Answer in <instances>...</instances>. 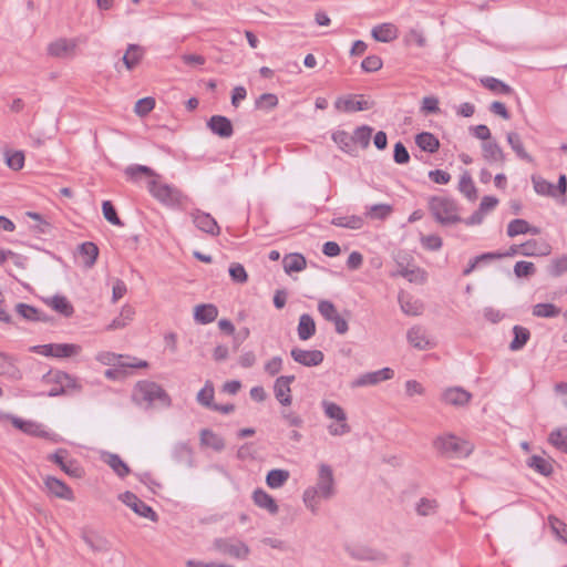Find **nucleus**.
<instances>
[{"label":"nucleus","instance_id":"nucleus-2","mask_svg":"<svg viewBox=\"0 0 567 567\" xmlns=\"http://www.w3.org/2000/svg\"><path fill=\"white\" fill-rule=\"evenodd\" d=\"M132 398L137 404L146 402L148 405L157 403L163 408L172 405V399L162 385L148 380H142L135 384Z\"/></svg>","mask_w":567,"mask_h":567},{"label":"nucleus","instance_id":"nucleus-63","mask_svg":"<svg viewBox=\"0 0 567 567\" xmlns=\"http://www.w3.org/2000/svg\"><path fill=\"white\" fill-rule=\"evenodd\" d=\"M96 360L104 365L113 367L118 364L120 362H125V357L110 351H102L97 353Z\"/></svg>","mask_w":567,"mask_h":567},{"label":"nucleus","instance_id":"nucleus-44","mask_svg":"<svg viewBox=\"0 0 567 567\" xmlns=\"http://www.w3.org/2000/svg\"><path fill=\"white\" fill-rule=\"evenodd\" d=\"M458 190L464 194L468 200L474 202L477 198V190L471 175L465 172L460 179Z\"/></svg>","mask_w":567,"mask_h":567},{"label":"nucleus","instance_id":"nucleus-48","mask_svg":"<svg viewBox=\"0 0 567 567\" xmlns=\"http://www.w3.org/2000/svg\"><path fill=\"white\" fill-rule=\"evenodd\" d=\"M214 384L210 380H207L204 388L197 393V402L207 408L210 409L214 403Z\"/></svg>","mask_w":567,"mask_h":567},{"label":"nucleus","instance_id":"nucleus-50","mask_svg":"<svg viewBox=\"0 0 567 567\" xmlns=\"http://www.w3.org/2000/svg\"><path fill=\"white\" fill-rule=\"evenodd\" d=\"M548 524L553 534L561 542L567 544V524L558 517L550 515L548 517Z\"/></svg>","mask_w":567,"mask_h":567},{"label":"nucleus","instance_id":"nucleus-46","mask_svg":"<svg viewBox=\"0 0 567 567\" xmlns=\"http://www.w3.org/2000/svg\"><path fill=\"white\" fill-rule=\"evenodd\" d=\"M548 442L560 452L567 453V426L551 431Z\"/></svg>","mask_w":567,"mask_h":567},{"label":"nucleus","instance_id":"nucleus-35","mask_svg":"<svg viewBox=\"0 0 567 567\" xmlns=\"http://www.w3.org/2000/svg\"><path fill=\"white\" fill-rule=\"evenodd\" d=\"M200 443L212 447L216 452H220L225 449L224 439L209 429H203L200 431Z\"/></svg>","mask_w":567,"mask_h":567},{"label":"nucleus","instance_id":"nucleus-14","mask_svg":"<svg viewBox=\"0 0 567 567\" xmlns=\"http://www.w3.org/2000/svg\"><path fill=\"white\" fill-rule=\"evenodd\" d=\"M291 358L299 364L305 367H317L324 360V354L320 350H303L293 348L290 351Z\"/></svg>","mask_w":567,"mask_h":567},{"label":"nucleus","instance_id":"nucleus-21","mask_svg":"<svg viewBox=\"0 0 567 567\" xmlns=\"http://www.w3.org/2000/svg\"><path fill=\"white\" fill-rule=\"evenodd\" d=\"M252 501L256 506L266 509L271 515H276L279 512L276 499L262 488H256L254 491Z\"/></svg>","mask_w":567,"mask_h":567},{"label":"nucleus","instance_id":"nucleus-26","mask_svg":"<svg viewBox=\"0 0 567 567\" xmlns=\"http://www.w3.org/2000/svg\"><path fill=\"white\" fill-rule=\"evenodd\" d=\"M550 251V246L544 241L529 239L520 244V254L523 256H546Z\"/></svg>","mask_w":567,"mask_h":567},{"label":"nucleus","instance_id":"nucleus-27","mask_svg":"<svg viewBox=\"0 0 567 567\" xmlns=\"http://www.w3.org/2000/svg\"><path fill=\"white\" fill-rule=\"evenodd\" d=\"M307 266V260L302 254H288L282 259L284 270L290 275L292 272L302 271Z\"/></svg>","mask_w":567,"mask_h":567},{"label":"nucleus","instance_id":"nucleus-42","mask_svg":"<svg viewBox=\"0 0 567 567\" xmlns=\"http://www.w3.org/2000/svg\"><path fill=\"white\" fill-rule=\"evenodd\" d=\"M289 478V472L282 468L270 470L266 475V484L270 488H280Z\"/></svg>","mask_w":567,"mask_h":567},{"label":"nucleus","instance_id":"nucleus-49","mask_svg":"<svg viewBox=\"0 0 567 567\" xmlns=\"http://www.w3.org/2000/svg\"><path fill=\"white\" fill-rule=\"evenodd\" d=\"M125 175L133 182H136L141 175L148 177L156 176V173L148 166L133 164L125 168Z\"/></svg>","mask_w":567,"mask_h":567},{"label":"nucleus","instance_id":"nucleus-41","mask_svg":"<svg viewBox=\"0 0 567 567\" xmlns=\"http://www.w3.org/2000/svg\"><path fill=\"white\" fill-rule=\"evenodd\" d=\"M514 338L509 343L512 351H518L525 347L530 338V332L527 328L522 326H514L513 328Z\"/></svg>","mask_w":567,"mask_h":567},{"label":"nucleus","instance_id":"nucleus-51","mask_svg":"<svg viewBox=\"0 0 567 567\" xmlns=\"http://www.w3.org/2000/svg\"><path fill=\"white\" fill-rule=\"evenodd\" d=\"M331 224L337 227H344L349 229H360L363 226V219L359 216L352 215L347 217H334Z\"/></svg>","mask_w":567,"mask_h":567},{"label":"nucleus","instance_id":"nucleus-39","mask_svg":"<svg viewBox=\"0 0 567 567\" xmlns=\"http://www.w3.org/2000/svg\"><path fill=\"white\" fill-rule=\"evenodd\" d=\"M526 463L528 467L535 470L543 476H550L554 472L551 463L539 455H532L527 458Z\"/></svg>","mask_w":567,"mask_h":567},{"label":"nucleus","instance_id":"nucleus-53","mask_svg":"<svg viewBox=\"0 0 567 567\" xmlns=\"http://www.w3.org/2000/svg\"><path fill=\"white\" fill-rule=\"evenodd\" d=\"M373 128L368 125H362L355 128L352 138L353 145L355 143L360 144L363 148H367L370 144V138L372 135Z\"/></svg>","mask_w":567,"mask_h":567},{"label":"nucleus","instance_id":"nucleus-57","mask_svg":"<svg viewBox=\"0 0 567 567\" xmlns=\"http://www.w3.org/2000/svg\"><path fill=\"white\" fill-rule=\"evenodd\" d=\"M278 97L274 93H262L255 102L256 109L270 111L278 105Z\"/></svg>","mask_w":567,"mask_h":567},{"label":"nucleus","instance_id":"nucleus-34","mask_svg":"<svg viewBox=\"0 0 567 567\" xmlns=\"http://www.w3.org/2000/svg\"><path fill=\"white\" fill-rule=\"evenodd\" d=\"M481 83L484 87H486L487 90L492 91L495 94L511 95L514 93L513 87L493 76L482 78Z\"/></svg>","mask_w":567,"mask_h":567},{"label":"nucleus","instance_id":"nucleus-13","mask_svg":"<svg viewBox=\"0 0 567 567\" xmlns=\"http://www.w3.org/2000/svg\"><path fill=\"white\" fill-rule=\"evenodd\" d=\"M295 380H296V377L293 374H291V375H281V377L277 378L275 381V384H274L275 398L284 406H288L292 402L290 384Z\"/></svg>","mask_w":567,"mask_h":567},{"label":"nucleus","instance_id":"nucleus-56","mask_svg":"<svg viewBox=\"0 0 567 567\" xmlns=\"http://www.w3.org/2000/svg\"><path fill=\"white\" fill-rule=\"evenodd\" d=\"M102 213L104 218L114 226H123V221L117 215L115 206L111 200H104L102 203Z\"/></svg>","mask_w":567,"mask_h":567},{"label":"nucleus","instance_id":"nucleus-33","mask_svg":"<svg viewBox=\"0 0 567 567\" xmlns=\"http://www.w3.org/2000/svg\"><path fill=\"white\" fill-rule=\"evenodd\" d=\"M398 271L394 276H401L408 279L410 282H419L423 284L426 280V272L419 267L410 269L408 266H404L402 261H398Z\"/></svg>","mask_w":567,"mask_h":567},{"label":"nucleus","instance_id":"nucleus-60","mask_svg":"<svg viewBox=\"0 0 567 567\" xmlns=\"http://www.w3.org/2000/svg\"><path fill=\"white\" fill-rule=\"evenodd\" d=\"M514 274L518 278H528L536 274V267L532 261L519 260L514 266Z\"/></svg>","mask_w":567,"mask_h":567},{"label":"nucleus","instance_id":"nucleus-32","mask_svg":"<svg viewBox=\"0 0 567 567\" xmlns=\"http://www.w3.org/2000/svg\"><path fill=\"white\" fill-rule=\"evenodd\" d=\"M483 157L489 163L505 162V154L496 141H487L482 145Z\"/></svg>","mask_w":567,"mask_h":567},{"label":"nucleus","instance_id":"nucleus-31","mask_svg":"<svg viewBox=\"0 0 567 567\" xmlns=\"http://www.w3.org/2000/svg\"><path fill=\"white\" fill-rule=\"evenodd\" d=\"M103 461L114 471L120 477H125L131 473L130 466L115 453H105Z\"/></svg>","mask_w":567,"mask_h":567},{"label":"nucleus","instance_id":"nucleus-59","mask_svg":"<svg viewBox=\"0 0 567 567\" xmlns=\"http://www.w3.org/2000/svg\"><path fill=\"white\" fill-rule=\"evenodd\" d=\"M25 215L29 217V218H32L33 220H35V225L32 226V229L38 233V234H49L50 230H51V224L49 221H47L41 214L39 213H35V212H27Z\"/></svg>","mask_w":567,"mask_h":567},{"label":"nucleus","instance_id":"nucleus-38","mask_svg":"<svg viewBox=\"0 0 567 567\" xmlns=\"http://www.w3.org/2000/svg\"><path fill=\"white\" fill-rule=\"evenodd\" d=\"M536 194L556 198L554 184L542 177L540 175H532L530 177Z\"/></svg>","mask_w":567,"mask_h":567},{"label":"nucleus","instance_id":"nucleus-22","mask_svg":"<svg viewBox=\"0 0 567 567\" xmlns=\"http://www.w3.org/2000/svg\"><path fill=\"white\" fill-rule=\"evenodd\" d=\"M44 302L65 318H71L74 313V307L65 296L55 295L48 297L44 299Z\"/></svg>","mask_w":567,"mask_h":567},{"label":"nucleus","instance_id":"nucleus-5","mask_svg":"<svg viewBox=\"0 0 567 567\" xmlns=\"http://www.w3.org/2000/svg\"><path fill=\"white\" fill-rule=\"evenodd\" d=\"M321 406L327 417L338 421V424H330L328 426V432L331 435L341 436L350 433L351 426L347 422V413L339 404L323 400Z\"/></svg>","mask_w":567,"mask_h":567},{"label":"nucleus","instance_id":"nucleus-43","mask_svg":"<svg viewBox=\"0 0 567 567\" xmlns=\"http://www.w3.org/2000/svg\"><path fill=\"white\" fill-rule=\"evenodd\" d=\"M79 252L81 256L86 258L84 260V266L86 268H91L99 257V247L92 241H85L79 246Z\"/></svg>","mask_w":567,"mask_h":567},{"label":"nucleus","instance_id":"nucleus-28","mask_svg":"<svg viewBox=\"0 0 567 567\" xmlns=\"http://www.w3.org/2000/svg\"><path fill=\"white\" fill-rule=\"evenodd\" d=\"M415 144L421 148V151L431 154L436 153L441 145L439 138L430 132H421L416 134Z\"/></svg>","mask_w":567,"mask_h":567},{"label":"nucleus","instance_id":"nucleus-52","mask_svg":"<svg viewBox=\"0 0 567 567\" xmlns=\"http://www.w3.org/2000/svg\"><path fill=\"white\" fill-rule=\"evenodd\" d=\"M135 514L140 515L141 517L147 518L152 522L158 520L157 513L145 502L138 498L137 502H135L131 508Z\"/></svg>","mask_w":567,"mask_h":567},{"label":"nucleus","instance_id":"nucleus-18","mask_svg":"<svg viewBox=\"0 0 567 567\" xmlns=\"http://www.w3.org/2000/svg\"><path fill=\"white\" fill-rule=\"evenodd\" d=\"M44 485L50 494H52L55 497L66 499V501H73L74 494L69 485H66L63 481L54 477V476H47L44 478Z\"/></svg>","mask_w":567,"mask_h":567},{"label":"nucleus","instance_id":"nucleus-17","mask_svg":"<svg viewBox=\"0 0 567 567\" xmlns=\"http://www.w3.org/2000/svg\"><path fill=\"white\" fill-rule=\"evenodd\" d=\"M193 221L199 230H202L206 234H209L212 236H217L220 233V228H219L217 221L208 213H205L202 210H196L193 214Z\"/></svg>","mask_w":567,"mask_h":567},{"label":"nucleus","instance_id":"nucleus-16","mask_svg":"<svg viewBox=\"0 0 567 567\" xmlns=\"http://www.w3.org/2000/svg\"><path fill=\"white\" fill-rule=\"evenodd\" d=\"M207 127L221 138H229L234 134L231 121L224 115H213L207 121Z\"/></svg>","mask_w":567,"mask_h":567},{"label":"nucleus","instance_id":"nucleus-61","mask_svg":"<svg viewBox=\"0 0 567 567\" xmlns=\"http://www.w3.org/2000/svg\"><path fill=\"white\" fill-rule=\"evenodd\" d=\"M565 272H567V255L553 259L548 266V274L556 278L560 277Z\"/></svg>","mask_w":567,"mask_h":567},{"label":"nucleus","instance_id":"nucleus-47","mask_svg":"<svg viewBox=\"0 0 567 567\" xmlns=\"http://www.w3.org/2000/svg\"><path fill=\"white\" fill-rule=\"evenodd\" d=\"M560 313V308L554 303H537L533 307V316L538 318H555Z\"/></svg>","mask_w":567,"mask_h":567},{"label":"nucleus","instance_id":"nucleus-1","mask_svg":"<svg viewBox=\"0 0 567 567\" xmlns=\"http://www.w3.org/2000/svg\"><path fill=\"white\" fill-rule=\"evenodd\" d=\"M432 445L440 456L446 458H465L474 451V445L470 441L452 433L439 435Z\"/></svg>","mask_w":567,"mask_h":567},{"label":"nucleus","instance_id":"nucleus-19","mask_svg":"<svg viewBox=\"0 0 567 567\" xmlns=\"http://www.w3.org/2000/svg\"><path fill=\"white\" fill-rule=\"evenodd\" d=\"M471 399L472 394L461 386L446 389L442 394V400L453 406H465Z\"/></svg>","mask_w":567,"mask_h":567},{"label":"nucleus","instance_id":"nucleus-58","mask_svg":"<svg viewBox=\"0 0 567 567\" xmlns=\"http://www.w3.org/2000/svg\"><path fill=\"white\" fill-rule=\"evenodd\" d=\"M155 99L152 96H146L143 99L137 100L134 106V112L141 116L144 117L148 115L155 107Z\"/></svg>","mask_w":567,"mask_h":567},{"label":"nucleus","instance_id":"nucleus-30","mask_svg":"<svg viewBox=\"0 0 567 567\" xmlns=\"http://www.w3.org/2000/svg\"><path fill=\"white\" fill-rule=\"evenodd\" d=\"M297 332L299 339L302 341H307L315 336L316 322L310 315L303 313L299 317Z\"/></svg>","mask_w":567,"mask_h":567},{"label":"nucleus","instance_id":"nucleus-15","mask_svg":"<svg viewBox=\"0 0 567 567\" xmlns=\"http://www.w3.org/2000/svg\"><path fill=\"white\" fill-rule=\"evenodd\" d=\"M344 549L351 558L359 561L384 559V555L381 551L365 545H348Z\"/></svg>","mask_w":567,"mask_h":567},{"label":"nucleus","instance_id":"nucleus-62","mask_svg":"<svg viewBox=\"0 0 567 567\" xmlns=\"http://www.w3.org/2000/svg\"><path fill=\"white\" fill-rule=\"evenodd\" d=\"M229 276L236 284H246L248 281V274L245 267L239 262H233L229 266Z\"/></svg>","mask_w":567,"mask_h":567},{"label":"nucleus","instance_id":"nucleus-4","mask_svg":"<svg viewBox=\"0 0 567 567\" xmlns=\"http://www.w3.org/2000/svg\"><path fill=\"white\" fill-rule=\"evenodd\" d=\"M41 380L43 383L54 384V386L47 393V395L51 398L64 395L71 391H80L82 389L75 377L61 370H50L42 375Z\"/></svg>","mask_w":567,"mask_h":567},{"label":"nucleus","instance_id":"nucleus-64","mask_svg":"<svg viewBox=\"0 0 567 567\" xmlns=\"http://www.w3.org/2000/svg\"><path fill=\"white\" fill-rule=\"evenodd\" d=\"M6 163L13 171H20L24 165V154L21 151H14L6 154Z\"/></svg>","mask_w":567,"mask_h":567},{"label":"nucleus","instance_id":"nucleus-20","mask_svg":"<svg viewBox=\"0 0 567 567\" xmlns=\"http://www.w3.org/2000/svg\"><path fill=\"white\" fill-rule=\"evenodd\" d=\"M76 42L65 38L58 39L48 45V54L54 58H68L74 53Z\"/></svg>","mask_w":567,"mask_h":567},{"label":"nucleus","instance_id":"nucleus-54","mask_svg":"<svg viewBox=\"0 0 567 567\" xmlns=\"http://www.w3.org/2000/svg\"><path fill=\"white\" fill-rule=\"evenodd\" d=\"M332 140L340 150L346 153L352 152L353 148V138L352 135H349L346 131H337L332 134Z\"/></svg>","mask_w":567,"mask_h":567},{"label":"nucleus","instance_id":"nucleus-23","mask_svg":"<svg viewBox=\"0 0 567 567\" xmlns=\"http://www.w3.org/2000/svg\"><path fill=\"white\" fill-rule=\"evenodd\" d=\"M218 308L213 303H200L194 309V319L202 324H208L216 320Z\"/></svg>","mask_w":567,"mask_h":567},{"label":"nucleus","instance_id":"nucleus-9","mask_svg":"<svg viewBox=\"0 0 567 567\" xmlns=\"http://www.w3.org/2000/svg\"><path fill=\"white\" fill-rule=\"evenodd\" d=\"M80 537L93 553L104 554L111 549V542L101 533L90 527H82Z\"/></svg>","mask_w":567,"mask_h":567},{"label":"nucleus","instance_id":"nucleus-10","mask_svg":"<svg viewBox=\"0 0 567 567\" xmlns=\"http://www.w3.org/2000/svg\"><path fill=\"white\" fill-rule=\"evenodd\" d=\"M315 489H318L319 497L329 499L334 495V478L330 465L321 464L318 473V481Z\"/></svg>","mask_w":567,"mask_h":567},{"label":"nucleus","instance_id":"nucleus-29","mask_svg":"<svg viewBox=\"0 0 567 567\" xmlns=\"http://www.w3.org/2000/svg\"><path fill=\"white\" fill-rule=\"evenodd\" d=\"M506 138L507 143L519 159H523L527 163H534V157L525 151L523 141L518 133L508 132Z\"/></svg>","mask_w":567,"mask_h":567},{"label":"nucleus","instance_id":"nucleus-6","mask_svg":"<svg viewBox=\"0 0 567 567\" xmlns=\"http://www.w3.org/2000/svg\"><path fill=\"white\" fill-rule=\"evenodd\" d=\"M147 188L154 198L168 207L174 208L182 205L183 195L176 187L152 179L148 182Z\"/></svg>","mask_w":567,"mask_h":567},{"label":"nucleus","instance_id":"nucleus-7","mask_svg":"<svg viewBox=\"0 0 567 567\" xmlns=\"http://www.w3.org/2000/svg\"><path fill=\"white\" fill-rule=\"evenodd\" d=\"M69 451L66 449H58L54 453L47 456L49 462L58 465L66 475L73 478H82L84 470L74 458H68Z\"/></svg>","mask_w":567,"mask_h":567},{"label":"nucleus","instance_id":"nucleus-8","mask_svg":"<svg viewBox=\"0 0 567 567\" xmlns=\"http://www.w3.org/2000/svg\"><path fill=\"white\" fill-rule=\"evenodd\" d=\"M213 548L221 555H227L236 559H246L250 553L246 543L224 537L215 538Z\"/></svg>","mask_w":567,"mask_h":567},{"label":"nucleus","instance_id":"nucleus-12","mask_svg":"<svg viewBox=\"0 0 567 567\" xmlns=\"http://www.w3.org/2000/svg\"><path fill=\"white\" fill-rule=\"evenodd\" d=\"M357 95L349 94L347 96H340L334 102V107L337 111L351 113V112H359V111H368L371 110L374 106L373 101L368 100H358L355 101L354 97Z\"/></svg>","mask_w":567,"mask_h":567},{"label":"nucleus","instance_id":"nucleus-36","mask_svg":"<svg viewBox=\"0 0 567 567\" xmlns=\"http://www.w3.org/2000/svg\"><path fill=\"white\" fill-rule=\"evenodd\" d=\"M401 310L408 316H420L423 311V303L420 300L413 299L411 296H399Z\"/></svg>","mask_w":567,"mask_h":567},{"label":"nucleus","instance_id":"nucleus-25","mask_svg":"<svg viewBox=\"0 0 567 567\" xmlns=\"http://www.w3.org/2000/svg\"><path fill=\"white\" fill-rule=\"evenodd\" d=\"M371 35L378 42L388 43L398 38V28L392 23H382L372 29Z\"/></svg>","mask_w":567,"mask_h":567},{"label":"nucleus","instance_id":"nucleus-45","mask_svg":"<svg viewBox=\"0 0 567 567\" xmlns=\"http://www.w3.org/2000/svg\"><path fill=\"white\" fill-rule=\"evenodd\" d=\"M82 348L75 343H54L53 358H71L78 355Z\"/></svg>","mask_w":567,"mask_h":567},{"label":"nucleus","instance_id":"nucleus-55","mask_svg":"<svg viewBox=\"0 0 567 567\" xmlns=\"http://www.w3.org/2000/svg\"><path fill=\"white\" fill-rule=\"evenodd\" d=\"M529 230V223L522 218L513 219L507 225V236L508 237H516L518 235L528 234Z\"/></svg>","mask_w":567,"mask_h":567},{"label":"nucleus","instance_id":"nucleus-3","mask_svg":"<svg viewBox=\"0 0 567 567\" xmlns=\"http://www.w3.org/2000/svg\"><path fill=\"white\" fill-rule=\"evenodd\" d=\"M429 209L434 219L442 226H449L462 221L458 215L457 203L443 196H431L429 198Z\"/></svg>","mask_w":567,"mask_h":567},{"label":"nucleus","instance_id":"nucleus-40","mask_svg":"<svg viewBox=\"0 0 567 567\" xmlns=\"http://www.w3.org/2000/svg\"><path fill=\"white\" fill-rule=\"evenodd\" d=\"M143 58V49L138 44H128V48L123 55V63L127 70H133Z\"/></svg>","mask_w":567,"mask_h":567},{"label":"nucleus","instance_id":"nucleus-24","mask_svg":"<svg viewBox=\"0 0 567 567\" xmlns=\"http://www.w3.org/2000/svg\"><path fill=\"white\" fill-rule=\"evenodd\" d=\"M406 338L409 343L419 350L431 349L433 346L427 339L425 330L417 326L409 329Z\"/></svg>","mask_w":567,"mask_h":567},{"label":"nucleus","instance_id":"nucleus-11","mask_svg":"<svg viewBox=\"0 0 567 567\" xmlns=\"http://www.w3.org/2000/svg\"><path fill=\"white\" fill-rule=\"evenodd\" d=\"M394 377V370L391 368H382L377 371L367 372L359 375L351 383L352 388H362L375 385L382 381L391 380Z\"/></svg>","mask_w":567,"mask_h":567},{"label":"nucleus","instance_id":"nucleus-37","mask_svg":"<svg viewBox=\"0 0 567 567\" xmlns=\"http://www.w3.org/2000/svg\"><path fill=\"white\" fill-rule=\"evenodd\" d=\"M10 420L16 429L22 431L25 434L34 436H43L44 434V432L40 430V425L35 422L27 421L14 415H11Z\"/></svg>","mask_w":567,"mask_h":567}]
</instances>
